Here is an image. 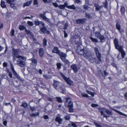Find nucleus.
Wrapping results in <instances>:
<instances>
[{"instance_id":"obj_1","label":"nucleus","mask_w":127,"mask_h":127,"mask_svg":"<svg viewBox=\"0 0 127 127\" xmlns=\"http://www.w3.org/2000/svg\"><path fill=\"white\" fill-rule=\"evenodd\" d=\"M75 44L77 45V49L76 51L80 55H84V56H86L88 57V59L91 61H94L96 57H92L91 55V52L90 51L87 52L85 53V52L83 50V46L81 44V42L75 41Z\"/></svg>"},{"instance_id":"obj_2","label":"nucleus","mask_w":127,"mask_h":127,"mask_svg":"<svg viewBox=\"0 0 127 127\" xmlns=\"http://www.w3.org/2000/svg\"><path fill=\"white\" fill-rule=\"evenodd\" d=\"M12 51L13 52L12 55L13 57V62L16 61V58L18 59L21 58L23 60H26V57L19 55V54L18 53V51L17 49H13Z\"/></svg>"},{"instance_id":"obj_3","label":"nucleus","mask_w":127,"mask_h":127,"mask_svg":"<svg viewBox=\"0 0 127 127\" xmlns=\"http://www.w3.org/2000/svg\"><path fill=\"white\" fill-rule=\"evenodd\" d=\"M60 74L68 84L70 86L73 85V82L72 81L70 80L69 78L66 77L62 73H61Z\"/></svg>"},{"instance_id":"obj_4","label":"nucleus","mask_w":127,"mask_h":127,"mask_svg":"<svg viewBox=\"0 0 127 127\" xmlns=\"http://www.w3.org/2000/svg\"><path fill=\"white\" fill-rule=\"evenodd\" d=\"M17 64L21 67H23L26 65L25 62L20 59H18L17 60Z\"/></svg>"},{"instance_id":"obj_5","label":"nucleus","mask_w":127,"mask_h":127,"mask_svg":"<svg viewBox=\"0 0 127 127\" xmlns=\"http://www.w3.org/2000/svg\"><path fill=\"white\" fill-rule=\"evenodd\" d=\"M10 65L11 68L12 70L14 75L18 79H20V80H21L20 77H19V75L17 74V73L15 70L12 64H10Z\"/></svg>"},{"instance_id":"obj_6","label":"nucleus","mask_w":127,"mask_h":127,"mask_svg":"<svg viewBox=\"0 0 127 127\" xmlns=\"http://www.w3.org/2000/svg\"><path fill=\"white\" fill-rule=\"evenodd\" d=\"M47 12H48L47 11L44 12H43V14H40L39 15V16L40 17L42 18L43 20L47 21L49 23H50V21L49 20V19L47 18L46 16L45 15L46 13Z\"/></svg>"},{"instance_id":"obj_7","label":"nucleus","mask_w":127,"mask_h":127,"mask_svg":"<svg viewBox=\"0 0 127 127\" xmlns=\"http://www.w3.org/2000/svg\"><path fill=\"white\" fill-rule=\"evenodd\" d=\"M114 42L115 44L116 48L118 50L119 49L120 47L122 48L121 46H119L118 44V42L116 39H115L114 40Z\"/></svg>"},{"instance_id":"obj_8","label":"nucleus","mask_w":127,"mask_h":127,"mask_svg":"<svg viewBox=\"0 0 127 127\" xmlns=\"http://www.w3.org/2000/svg\"><path fill=\"white\" fill-rule=\"evenodd\" d=\"M86 21V19L84 18L77 19L76 20V23L77 24H83L85 23Z\"/></svg>"},{"instance_id":"obj_9","label":"nucleus","mask_w":127,"mask_h":127,"mask_svg":"<svg viewBox=\"0 0 127 127\" xmlns=\"http://www.w3.org/2000/svg\"><path fill=\"white\" fill-rule=\"evenodd\" d=\"M40 31H41L43 33H46L47 34L50 33V32L49 31H48L46 30V28L45 27L43 26L40 29Z\"/></svg>"},{"instance_id":"obj_10","label":"nucleus","mask_w":127,"mask_h":127,"mask_svg":"<svg viewBox=\"0 0 127 127\" xmlns=\"http://www.w3.org/2000/svg\"><path fill=\"white\" fill-rule=\"evenodd\" d=\"M35 24L36 25L38 26L40 24H41L42 26H45V24L43 22H39L38 20H37L34 21Z\"/></svg>"},{"instance_id":"obj_11","label":"nucleus","mask_w":127,"mask_h":127,"mask_svg":"<svg viewBox=\"0 0 127 127\" xmlns=\"http://www.w3.org/2000/svg\"><path fill=\"white\" fill-rule=\"evenodd\" d=\"M65 105L68 106L69 107V112H72L73 111L72 104H66Z\"/></svg>"},{"instance_id":"obj_12","label":"nucleus","mask_w":127,"mask_h":127,"mask_svg":"<svg viewBox=\"0 0 127 127\" xmlns=\"http://www.w3.org/2000/svg\"><path fill=\"white\" fill-rule=\"evenodd\" d=\"M58 55L61 59L62 58H65L66 56V55L65 54L61 52H60Z\"/></svg>"},{"instance_id":"obj_13","label":"nucleus","mask_w":127,"mask_h":127,"mask_svg":"<svg viewBox=\"0 0 127 127\" xmlns=\"http://www.w3.org/2000/svg\"><path fill=\"white\" fill-rule=\"evenodd\" d=\"M119 51L121 52V54L122 55V58H123L126 55L125 53L124 52V51L122 48L120 47L119 49L118 50Z\"/></svg>"},{"instance_id":"obj_14","label":"nucleus","mask_w":127,"mask_h":127,"mask_svg":"<svg viewBox=\"0 0 127 127\" xmlns=\"http://www.w3.org/2000/svg\"><path fill=\"white\" fill-rule=\"evenodd\" d=\"M60 52L58 48L56 47H55L52 51L53 53H56L58 54Z\"/></svg>"},{"instance_id":"obj_15","label":"nucleus","mask_w":127,"mask_h":127,"mask_svg":"<svg viewBox=\"0 0 127 127\" xmlns=\"http://www.w3.org/2000/svg\"><path fill=\"white\" fill-rule=\"evenodd\" d=\"M44 49L42 48H40L39 50V54L40 56L42 57L44 55Z\"/></svg>"},{"instance_id":"obj_16","label":"nucleus","mask_w":127,"mask_h":127,"mask_svg":"<svg viewBox=\"0 0 127 127\" xmlns=\"http://www.w3.org/2000/svg\"><path fill=\"white\" fill-rule=\"evenodd\" d=\"M71 67L73 69L74 72H76L77 71V67L76 65L75 64H73L71 66Z\"/></svg>"},{"instance_id":"obj_17","label":"nucleus","mask_w":127,"mask_h":127,"mask_svg":"<svg viewBox=\"0 0 127 127\" xmlns=\"http://www.w3.org/2000/svg\"><path fill=\"white\" fill-rule=\"evenodd\" d=\"M54 83L53 84V86L54 88L56 89L57 86L59 84V82L58 81L55 80H54Z\"/></svg>"},{"instance_id":"obj_18","label":"nucleus","mask_w":127,"mask_h":127,"mask_svg":"<svg viewBox=\"0 0 127 127\" xmlns=\"http://www.w3.org/2000/svg\"><path fill=\"white\" fill-rule=\"evenodd\" d=\"M65 102L67 103H71L72 102L71 101V99L70 98H66L65 99Z\"/></svg>"},{"instance_id":"obj_19","label":"nucleus","mask_w":127,"mask_h":127,"mask_svg":"<svg viewBox=\"0 0 127 127\" xmlns=\"http://www.w3.org/2000/svg\"><path fill=\"white\" fill-rule=\"evenodd\" d=\"M67 7L68 8L73 10H75L76 9V7L74 4L71 5L67 6Z\"/></svg>"},{"instance_id":"obj_20","label":"nucleus","mask_w":127,"mask_h":127,"mask_svg":"<svg viewBox=\"0 0 127 127\" xmlns=\"http://www.w3.org/2000/svg\"><path fill=\"white\" fill-rule=\"evenodd\" d=\"M97 58L100 62L101 61V54L100 53L95 54Z\"/></svg>"},{"instance_id":"obj_21","label":"nucleus","mask_w":127,"mask_h":127,"mask_svg":"<svg viewBox=\"0 0 127 127\" xmlns=\"http://www.w3.org/2000/svg\"><path fill=\"white\" fill-rule=\"evenodd\" d=\"M98 75L99 76V77H104V76L103 74V73L102 71L100 69H99L98 70Z\"/></svg>"},{"instance_id":"obj_22","label":"nucleus","mask_w":127,"mask_h":127,"mask_svg":"<svg viewBox=\"0 0 127 127\" xmlns=\"http://www.w3.org/2000/svg\"><path fill=\"white\" fill-rule=\"evenodd\" d=\"M56 120L60 124L61 123V122L62 121V120L60 117L57 116L56 118Z\"/></svg>"},{"instance_id":"obj_23","label":"nucleus","mask_w":127,"mask_h":127,"mask_svg":"<svg viewBox=\"0 0 127 127\" xmlns=\"http://www.w3.org/2000/svg\"><path fill=\"white\" fill-rule=\"evenodd\" d=\"M95 7L96 10H99L100 8L102 7V6H100L97 4H95Z\"/></svg>"},{"instance_id":"obj_24","label":"nucleus","mask_w":127,"mask_h":127,"mask_svg":"<svg viewBox=\"0 0 127 127\" xmlns=\"http://www.w3.org/2000/svg\"><path fill=\"white\" fill-rule=\"evenodd\" d=\"M32 2V1H29L26 2L25 3H24L23 4V6L25 7L26 6H29L30 5Z\"/></svg>"},{"instance_id":"obj_25","label":"nucleus","mask_w":127,"mask_h":127,"mask_svg":"<svg viewBox=\"0 0 127 127\" xmlns=\"http://www.w3.org/2000/svg\"><path fill=\"white\" fill-rule=\"evenodd\" d=\"M61 60L65 64H67L69 63V62L68 61L65 59V58H63V59L62 58Z\"/></svg>"},{"instance_id":"obj_26","label":"nucleus","mask_w":127,"mask_h":127,"mask_svg":"<svg viewBox=\"0 0 127 127\" xmlns=\"http://www.w3.org/2000/svg\"><path fill=\"white\" fill-rule=\"evenodd\" d=\"M103 110L105 112L108 114L110 115L111 114V112L110 111L107 110L105 108H103Z\"/></svg>"},{"instance_id":"obj_27","label":"nucleus","mask_w":127,"mask_h":127,"mask_svg":"<svg viewBox=\"0 0 127 127\" xmlns=\"http://www.w3.org/2000/svg\"><path fill=\"white\" fill-rule=\"evenodd\" d=\"M94 50L95 54L100 53L99 51L98 48L97 47H96L95 48Z\"/></svg>"},{"instance_id":"obj_28","label":"nucleus","mask_w":127,"mask_h":127,"mask_svg":"<svg viewBox=\"0 0 127 127\" xmlns=\"http://www.w3.org/2000/svg\"><path fill=\"white\" fill-rule=\"evenodd\" d=\"M83 8L85 10H88L90 8L89 7V6L85 5H83Z\"/></svg>"},{"instance_id":"obj_29","label":"nucleus","mask_w":127,"mask_h":127,"mask_svg":"<svg viewBox=\"0 0 127 127\" xmlns=\"http://www.w3.org/2000/svg\"><path fill=\"white\" fill-rule=\"evenodd\" d=\"M1 6L2 8H5L6 6L5 4V2L3 1L2 0L1 1Z\"/></svg>"},{"instance_id":"obj_30","label":"nucleus","mask_w":127,"mask_h":127,"mask_svg":"<svg viewBox=\"0 0 127 127\" xmlns=\"http://www.w3.org/2000/svg\"><path fill=\"white\" fill-rule=\"evenodd\" d=\"M44 77L46 79H51L52 78V76H51L44 75H43Z\"/></svg>"},{"instance_id":"obj_31","label":"nucleus","mask_w":127,"mask_h":127,"mask_svg":"<svg viewBox=\"0 0 127 127\" xmlns=\"http://www.w3.org/2000/svg\"><path fill=\"white\" fill-rule=\"evenodd\" d=\"M19 29L20 30H23L24 29L25 30V28L24 26L21 25L19 27Z\"/></svg>"},{"instance_id":"obj_32","label":"nucleus","mask_w":127,"mask_h":127,"mask_svg":"<svg viewBox=\"0 0 127 127\" xmlns=\"http://www.w3.org/2000/svg\"><path fill=\"white\" fill-rule=\"evenodd\" d=\"M90 38L92 40L95 42H98V41L96 39H95L93 37H90Z\"/></svg>"},{"instance_id":"obj_33","label":"nucleus","mask_w":127,"mask_h":127,"mask_svg":"<svg viewBox=\"0 0 127 127\" xmlns=\"http://www.w3.org/2000/svg\"><path fill=\"white\" fill-rule=\"evenodd\" d=\"M120 10L122 14L124 13L125 11L124 7V6H122Z\"/></svg>"},{"instance_id":"obj_34","label":"nucleus","mask_w":127,"mask_h":127,"mask_svg":"<svg viewBox=\"0 0 127 127\" xmlns=\"http://www.w3.org/2000/svg\"><path fill=\"white\" fill-rule=\"evenodd\" d=\"M114 110L116 111V112H117V113H118V114H120V115H123V116H127V115L125 114H123V113H121V112H120L119 111H117V110Z\"/></svg>"},{"instance_id":"obj_35","label":"nucleus","mask_w":127,"mask_h":127,"mask_svg":"<svg viewBox=\"0 0 127 127\" xmlns=\"http://www.w3.org/2000/svg\"><path fill=\"white\" fill-rule=\"evenodd\" d=\"M87 92L88 94H91L92 96H94V93L90 91L87 90Z\"/></svg>"},{"instance_id":"obj_36","label":"nucleus","mask_w":127,"mask_h":127,"mask_svg":"<svg viewBox=\"0 0 127 127\" xmlns=\"http://www.w3.org/2000/svg\"><path fill=\"white\" fill-rule=\"evenodd\" d=\"M116 28L119 31L120 30V25L118 23H117L116 25Z\"/></svg>"},{"instance_id":"obj_37","label":"nucleus","mask_w":127,"mask_h":127,"mask_svg":"<svg viewBox=\"0 0 127 127\" xmlns=\"http://www.w3.org/2000/svg\"><path fill=\"white\" fill-rule=\"evenodd\" d=\"M57 101L61 103L63 102L61 98L60 97H56Z\"/></svg>"},{"instance_id":"obj_38","label":"nucleus","mask_w":127,"mask_h":127,"mask_svg":"<svg viewBox=\"0 0 127 127\" xmlns=\"http://www.w3.org/2000/svg\"><path fill=\"white\" fill-rule=\"evenodd\" d=\"M100 35V33L99 32H97L95 33V36L97 38H98Z\"/></svg>"},{"instance_id":"obj_39","label":"nucleus","mask_w":127,"mask_h":127,"mask_svg":"<svg viewBox=\"0 0 127 127\" xmlns=\"http://www.w3.org/2000/svg\"><path fill=\"white\" fill-rule=\"evenodd\" d=\"M32 62L35 65H36L37 63V62L36 60L35 59H32Z\"/></svg>"},{"instance_id":"obj_40","label":"nucleus","mask_w":127,"mask_h":127,"mask_svg":"<svg viewBox=\"0 0 127 127\" xmlns=\"http://www.w3.org/2000/svg\"><path fill=\"white\" fill-rule=\"evenodd\" d=\"M60 89L61 91H65V89L64 86H61L60 87Z\"/></svg>"},{"instance_id":"obj_41","label":"nucleus","mask_w":127,"mask_h":127,"mask_svg":"<svg viewBox=\"0 0 127 127\" xmlns=\"http://www.w3.org/2000/svg\"><path fill=\"white\" fill-rule=\"evenodd\" d=\"M104 5V6L105 8H106L108 7V3L107 2L106 0H105V2L103 3Z\"/></svg>"},{"instance_id":"obj_42","label":"nucleus","mask_w":127,"mask_h":127,"mask_svg":"<svg viewBox=\"0 0 127 127\" xmlns=\"http://www.w3.org/2000/svg\"><path fill=\"white\" fill-rule=\"evenodd\" d=\"M85 14V16L88 18H92V16H91L89 13H86Z\"/></svg>"},{"instance_id":"obj_43","label":"nucleus","mask_w":127,"mask_h":127,"mask_svg":"<svg viewBox=\"0 0 127 127\" xmlns=\"http://www.w3.org/2000/svg\"><path fill=\"white\" fill-rule=\"evenodd\" d=\"M47 40L45 38H44L43 40V45L45 46L46 45Z\"/></svg>"},{"instance_id":"obj_44","label":"nucleus","mask_w":127,"mask_h":127,"mask_svg":"<svg viewBox=\"0 0 127 127\" xmlns=\"http://www.w3.org/2000/svg\"><path fill=\"white\" fill-rule=\"evenodd\" d=\"M101 40H104V37L103 36L100 35L98 37Z\"/></svg>"},{"instance_id":"obj_45","label":"nucleus","mask_w":127,"mask_h":127,"mask_svg":"<svg viewBox=\"0 0 127 127\" xmlns=\"http://www.w3.org/2000/svg\"><path fill=\"white\" fill-rule=\"evenodd\" d=\"M14 0H6V2L7 3L10 4L12 3V2H14Z\"/></svg>"},{"instance_id":"obj_46","label":"nucleus","mask_w":127,"mask_h":127,"mask_svg":"<svg viewBox=\"0 0 127 127\" xmlns=\"http://www.w3.org/2000/svg\"><path fill=\"white\" fill-rule=\"evenodd\" d=\"M57 68L58 69H59L61 68V66L62 64L60 63H58L57 64Z\"/></svg>"},{"instance_id":"obj_47","label":"nucleus","mask_w":127,"mask_h":127,"mask_svg":"<svg viewBox=\"0 0 127 127\" xmlns=\"http://www.w3.org/2000/svg\"><path fill=\"white\" fill-rule=\"evenodd\" d=\"M59 7L61 9H63L65 8V6L63 5H60Z\"/></svg>"},{"instance_id":"obj_48","label":"nucleus","mask_w":127,"mask_h":127,"mask_svg":"<svg viewBox=\"0 0 127 127\" xmlns=\"http://www.w3.org/2000/svg\"><path fill=\"white\" fill-rule=\"evenodd\" d=\"M30 115L32 116H35L36 115H39L38 113H37L35 114H34L33 113H32L30 114Z\"/></svg>"},{"instance_id":"obj_49","label":"nucleus","mask_w":127,"mask_h":127,"mask_svg":"<svg viewBox=\"0 0 127 127\" xmlns=\"http://www.w3.org/2000/svg\"><path fill=\"white\" fill-rule=\"evenodd\" d=\"M64 29L65 30L67 29V27H68V24L67 23H66L64 25Z\"/></svg>"},{"instance_id":"obj_50","label":"nucleus","mask_w":127,"mask_h":127,"mask_svg":"<svg viewBox=\"0 0 127 127\" xmlns=\"http://www.w3.org/2000/svg\"><path fill=\"white\" fill-rule=\"evenodd\" d=\"M101 115H103V116L104 117L106 118L107 119V116L106 115H105L104 114L103 112V111H101Z\"/></svg>"},{"instance_id":"obj_51","label":"nucleus","mask_w":127,"mask_h":127,"mask_svg":"<svg viewBox=\"0 0 127 127\" xmlns=\"http://www.w3.org/2000/svg\"><path fill=\"white\" fill-rule=\"evenodd\" d=\"M71 124L72 126L73 127H77V126L76 125V124L72 122H71Z\"/></svg>"},{"instance_id":"obj_52","label":"nucleus","mask_w":127,"mask_h":127,"mask_svg":"<svg viewBox=\"0 0 127 127\" xmlns=\"http://www.w3.org/2000/svg\"><path fill=\"white\" fill-rule=\"evenodd\" d=\"M14 31L13 29H12L11 30L10 33L11 34V35L12 36H13L14 35Z\"/></svg>"},{"instance_id":"obj_53","label":"nucleus","mask_w":127,"mask_h":127,"mask_svg":"<svg viewBox=\"0 0 127 127\" xmlns=\"http://www.w3.org/2000/svg\"><path fill=\"white\" fill-rule=\"evenodd\" d=\"M28 23L31 26H32L33 24L32 22L29 21L28 22Z\"/></svg>"},{"instance_id":"obj_54","label":"nucleus","mask_w":127,"mask_h":127,"mask_svg":"<svg viewBox=\"0 0 127 127\" xmlns=\"http://www.w3.org/2000/svg\"><path fill=\"white\" fill-rule=\"evenodd\" d=\"M53 5L55 7H58V5L56 3H53Z\"/></svg>"},{"instance_id":"obj_55","label":"nucleus","mask_w":127,"mask_h":127,"mask_svg":"<svg viewBox=\"0 0 127 127\" xmlns=\"http://www.w3.org/2000/svg\"><path fill=\"white\" fill-rule=\"evenodd\" d=\"M91 105L92 107H95L97 106L98 105L95 104H92Z\"/></svg>"},{"instance_id":"obj_56","label":"nucleus","mask_w":127,"mask_h":127,"mask_svg":"<svg viewBox=\"0 0 127 127\" xmlns=\"http://www.w3.org/2000/svg\"><path fill=\"white\" fill-rule=\"evenodd\" d=\"M64 37H66L68 36L67 34L66 33L65 31H64Z\"/></svg>"},{"instance_id":"obj_57","label":"nucleus","mask_w":127,"mask_h":127,"mask_svg":"<svg viewBox=\"0 0 127 127\" xmlns=\"http://www.w3.org/2000/svg\"><path fill=\"white\" fill-rule=\"evenodd\" d=\"M25 32H26V33L28 34H30L31 33L30 32L29 30H28L26 29H25Z\"/></svg>"},{"instance_id":"obj_58","label":"nucleus","mask_w":127,"mask_h":127,"mask_svg":"<svg viewBox=\"0 0 127 127\" xmlns=\"http://www.w3.org/2000/svg\"><path fill=\"white\" fill-rule=\"evenodd\" d=\"M47 99L48 101L52 102L53 99L52 98L48 97Z\"/></svg>"},{"instance_id":"obj_59","label":"nucleus","mask_w":127,"mask_h":127,"mask_svg":"<svg viewBox=\"0 0 127 127\" xmlns=\"http://www.w3.org/2000/svg\"><path fill=\"white\" fill-rule=\"evenodd\" d=\"M65 118L66 120H68L70 119V117L69 116H65Z\"/></svg>"},{"instance_id":"obj_60","label":"nucleus","mask_w":127,"mask_h":127,"mask_svg":"<svg viewBox=\"0 0 127 127\" xmlns=\"http://www.w3.org/2000/svg\"><path fill=\"white\" fill-rule=\"evenodd\" d=\"M104 73L105 76H106L108 75V73L105 70H104Z\"/></svg>"},{"instance_id":"obj_61","label":"nucleus","mask_w":127,"mask_h":127,"mask_svg":"<svg viewBox=\"0 0 127 127\" xmlns=\"http://www.w3.org/2000/svg\"><path fill=\"white\" fill-rule=\"evenodd\" d=\"M82 96L83 97H88V95L87 94H83L82 95Z\"/></svg>"},{"instance_id":"obj_62","label":"nucleus","mask_w":127,"mask_h":127,"mask_svg":"<svg viewBox=\"0 0 127 127\" xmlns=\"http://www.w3.org/2000/svg\"><path fill=\"white\" fill-rule=\"evenodd\" d=\"M9 74V77L11 78H12V74L11 73V72H9V73H8Z\"/></svg>"},{"instance_id":"obj_63","label":"nucleus","mask_w":127,"mask_h":127,"mask_svg":"<svg viewBox=\"0 0 127 127\" xmlns=\"http://www.w3.org/2000/svg\"><path fill=\"white\" fill-rule=\"evenodd\" d=\"M37 0H34V4L35 5L37 4Z\"/></svg>"},{"instance_id":"obj_64","label":"nucleus","mask_w":127,"mask_h":127,"mask_svg":"<svg viewBox=\"0 0 127 127\" xmlns=\"http://www.w3.org/2000/svg\"><path fill=\"white\" fill-rule=\"evenodd\" d=\"M95 125L96 126V127H99L100 126L96 123H94Z\"/></svg>"}]
</instances>
